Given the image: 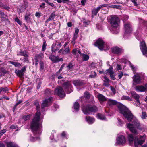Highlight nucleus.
<instances>
[{"instance_id":"obj_62","label":"nucleus","mask_w":147,"mask_h":147,"mask_svg":"<svg viewBox=\"0 0 147 147\" xmlns=\"http://www.w3.org/2000/svg\"><path fill=\"white\" fill-rule=\"evenodd\" d=\"M104 79L105 80H104V82H108L109 80V79L106 76H105L104 77Z\"/></svg>"},{"instance_id":"obj_61","label":"nucleus","mask_w":147,"mask_h":147,"mask_svg":"<svg viewBox=\"0 0 147 147\" xmlns=\"http://www.w3.org/2000/svg\"><path fill=\"white\" fill-rule=\"evenodd\" d=\"M110 76L111 77V78L113 80H115V76L113 75V74H110Z\"/></svg>"},{"instance_id":"obj_11","label":"nucleus","mask_w":147,"mask_h":147,"mask_svg":"<svg viewBox=\"0 0 147 147\" xmlns=\"http://www.w3.org/2000/svg\"><path fill=\"white\" fill-rule=\"evenodd\" d=\"M53 98L52 97H50L44 100L42 105V108L48 106L51 103L53 100Z\"/></svg>"},{"instance_id":"obj_20","label":"nucleus","mask_w":147,"mask_h":147,"mask_svg":"<svg viewBox=\"0 0 147 147\" xmlns=\"http://www.w3.org/2000/svg\"><path fill=\"white\" fill-rule=\"evenodd\" d=\"M134 81L137 84H140L141 82V80L140 76L138 74H136L133 77Z\"/></svg>"},{"instance_id":"obj_40","label":"nucleus","mask_w":147,"mask_h":147,"mask_svg":"<svg viewBox=\"0 0 147 147\" xmlns=\"http://www.w3.org/2000/svg\"><path fill=\"white\" fill-rule=\"evenodd\" d=\"M40 69L41 70H43L44 67V63L42 61H40Z\"/></svg>"},{"instance_id":"obj_22","label":"nucleus","mask_w":147,"mask_h":147,"mask_svg":"<svg viewBox=\"0 0 147 147\" xmlns=\"http://www.w3.org/2000/svg\"><path fill=\"white\" fill-rule=\"evenodd\" d=\"M44 57V54L40 53L39 54L36 55L35 57L36 62H38L39 60L42 59Z\"/></svg>"},{"instance_id":"obj_14","label":"nucleus","mask_w":147,"mask_h":147,"mask_svg":"<svg viewBox=\"0 0 147 147\" xmlns=\"http://www.w3.org/2000/svg\"><path fill=\"white\" fill-rule=\"evenodd\" d=\"M61 46L62 45L61 43L56 41L55 43L53 44L52 45V51L55 52L56 51L59 50Z\"/></svg>"},{"instance_id":"obj_19","label":"nucleus","mask_w":147,"mask_h":147,"mask_svg":"<svg viewBox=\"0 0 147 147\" xmlns=\"http://www.w3.org/2000/svg\"><path fill=\"white\" fill-rule=\"evenodd\" d=\"M131 94L132 97H133L136 100V102L140 104L139 98H140L139 95L137 94L134 91H132L131 92Z\"/></svg>"},{"instance_id":"obj_41","label":"nucleus","mask_w":147,"mask_h":147,"mask_svg":"<svg viewBox=\"0 0 147 147\" xmlns=\"http://www.w3.org/2000/svg\"><path fill=\"white\" fill-rule=\"evenodd\" d=\"M47 45L46 44V42L45 40L42 45V51H44L46 50Z\"/></svg>"},{"instance_id":"obj_33","label":"nucleus","mask_w":147,"mask_h":147,"mask_svg":"<svg viewBox=\"0 0 147 147\" xmlns=\"http://www.w3.org/2000/svg\"><path fill=\"white\" fill-rule=\"evenodd\" d=\"M122 100H126L129 101H132V99L128 96H123L121 98Z\"/></svg>"},{"instance_id":"obj_9","label":"nucleus","mask_w":147,"mask_h":147,"mask_svg":"<svg viewBox=\"0 0 147 147\" xmlns=\"http://www.w3.org/2000/svg\"><path fill=\"white\" fill-rule=\"evenodd\" d=\"M63 86L65 90V91L67 93H70L73 91L72 89V86L71 84L69 82H65L63 84Z\"/></svg>"},{"instance_id":"obj_45","label":"nucleus","mask_w":147,"mask_h":147,"mask_svg":"<svg viewBox=\"0 0 147 147\" xmlns=\"http://www.w3.org/2000/svg\"><path fill=\"white\" fill-rule=\"evenodd\" d=\"M73 67L72 64L71 63H69L67 65V67L68 68V70H69L71 69Z\"/></svg>"},{"instance_id":"obj_44","label":"nucleus","mask_w":147,"mask_h":147,"mask_svg":"<svg viewBox=\"0 0 147 147\" xmlns=\"http://www.w3.org/2000/svg\"><path fill=\"white\" fill-rule=\"evenodd\" d=\"M107 71L110 75L111 74H113V68L112 67H110L107 70Z\"/></svg>"},{"instance_id":"obj_4","label":"nucleus","mask_w":147,"mask_h":147,"mask_svg":"<svg viewBox=\"0 0 147 147\" xmlns=\"http://www.w3.org/2000/svg\"><path fill=\"white\" fill-rule=\"evenodd\" d=\"M119 18L116 16H113L111 18L110 23L113 28L111 31L112 33L117 34L119 33V29L117 30V28L119 26Z\"/></svg>"},{"instance_id":"obj_8","label":"nucleus","mask_w":147,"mask_h":147,"mask_svg":"<svg viewBox=\"0 0 147 147\" xmlns=\"http://www.w3.org/2000/svg\"><path fill=\"white\" fill-rule=\"evenodd\" d=\"M54 93L55 94L58 95L61 98L64 97L65 94L62 88L60 86L57 87L55 90Z\"/></svg>"},{"instance_id":"obj_47","label":"nucleus","mask_w":147,"mask_h":147,"mask_svg":"<svg viewBox=\"0 0 147 147\" xmlns=\"http://www.w3.org/2000/svg\"><path fill=\"white\" fill-rule=\"evenodd\" d=\"M15 21L20 25L22 24V22L20 21V20L18 18H16L15 19Z\"/></svg>"},{"instance_id":"obj_17","label":"nucleus","mask_w":147,"mask_h":147,"mask_svg":"<svg viewBox=\"0 0 147 147\" xmlns=\"http://www.w3.org/2000/svg\"><path fill=\"white\" fill-rule=\"evenodd\" d=\"M125 32L126 33H129L132 31L131 26L129 23H127L124 24Z\"/></svg>"},{"instance_id":"obj_25","label":"nucleus","mask_w":147,"mask_h":147,"mask_svg":"<svg viewBox=\"0 0 147 147\" xmlns=\"http://www.w3.org/2000/svg\"><path fill=\"white\" fill-rule=\"evenodd\" d=\"M97 98L100 101H104L106 100L105 97L102 95L99 94L97 95Z\"/></svg>"},{"instance_id":"obj_52","label":"nucleus","mask_w":147,"mask_h":147,"mask_svg":"<svg viewBox=\"0 0 147 147\" xmlns=\"http://www.w3.org/2000/svg\"><path fill=\"white\" fill-rule=\"evenodd\" d=\"M1 89L2 90V91H3V92H6L7 91H8V89L7 87H5V88L1 87Z\"/></svg>"},{"instance_id":"obj_27","label":"nucleus","mask_w":147,"mask_h":147,"mask_svg":"<svg viewBox=\"0 0 147 147\" xmlns=\"http://www.w3.org/2000/svg\"><path fill=\"white\" fill-rule=\"evenodd\" d=\"M17 55H20L25 57H28V55L27 53L25 51H22L21 50L17 54Z\"/></svg>"},{"instance_id":"obj_21","label":"nucleus","mask_w":147,"mask_h":147,"mask_svg":"<svg viewBox=\"0 0 147 147\" xmlns=\"http://www.w3.org/2000/svg\"><path fill=\"white\" fill-rule=\"evenodd\" d=\"M74 84L76 86H82L84 84L83 81L80 80H74L73 82Z\"/></svg>"},{"instance_id":"obj_1","label":"nucleus","mask_w":147,"mask_h":147,"mask_svg":"<svg viewBox=\"0 0 147 147\" xmlns=\"http://www.w3.org/2000/svg\"><path fill=\"white\" fill-rule=\"evenodd\" d=\"M120 113L122 114L129 122L132 121L133 124L128 123L127 127L132 133L137 134L138 133L135 127L138 129L142 130L143 127H141L138 121L134 117L131 112L122 104L120 103Z\"/></svg>"},{"instance_id":"obj_58","label":"nucleus","mask_w":147,"mask_h":147,"mask_svg":"<svg viewBox=\"0 0 147 147\" xmlns=\"http://www.w3.org/2000/svg\"><path fill=\"white\" fill-rule=\"evenodd\" d=\"M61 136L63 137H65L67 138L66 137V134L65 131L63 132L61 134Z\"/></svg>"},{"instance_id":"obj_31","label":"nucleus","mask_w":147,"mask_h":147,"mask_svg":"<svg viewBox=\"0 0 147 147\" xmlns=\"http://www.w3.org/2000/svg\"><path fill=\"white\" fill-rule=\"evenodd\" d=\"M55 12H53L51 14L49 18L47 20V22H49L51 20H53L55 18Z\"/></svg>"},{"instance_id":"obj_18","label":"nucleus","mask_w":147,"mask_h":147,"mask_svg":"<svg viewBox=\"0 0 147 147\" xmlns=\"http://www.w3.org/2000/svg\"><path fill=\"white\" fill-rule=\"evenodd\" d=\"M84 96L87 99H88L89 98H90L91 100L90 101H89L90 102L93 103L95 102L94 100L93 96H92L90 95L88 92H85L84 94Z\"/></svg>"},{"instance_id":"obj_32","label":"nucleus","mask_w":147,"mask_h":147,"mask_svg":"<svg viewBox=\"0 0 147 147\" xmlns=\"http://www.w3.org/2000/svg\"><path fill=\"white\" fill-rule=\"evenodd\" d=\"M82 56L83 61H87L89 59V56L88 55L84 54H83Z\"/></svg>"},{"instance_id":"obj_6","label":"nucleus","mask_w":147,"mask_h":147,"mask_svg":"<svg viewBox=\"0 0 147 147\" xmlns=\"http://www.w3.org/2000/svg\"><path fill=\"white\" fill-rule=\"evenodd\" d=\"M94 45L96 46H97L100 50H106L109 49L107 43H105L101 39H98L97 40Z\"/></svg>"},{"instance_id":"obj_42","label":"nucleus","mask_w":147,"mask_h":147,"mask_svg":"<svg viewBox=\"0 0 147 147\" xmlns=\"http://www.w3.org/2000/svg\"><path fill=\"white\" fill-rule=\"evenodd\" d=\"M119 144V136L118 135H117V138H116V142L115 144V146H117Z\"/></svg>"},{"instance_id":"obj_3","label":"nucleus","mask_w":147,"mask_h":147,"mask_svg":"<svg viewBox=\"0 0 147 147\" xmlns=\"http://www.w3.org/2000/svg\"><path fill=\"white\" fill-rule=\"evenodd\" d=\"M146 136L145 135H144L143 136H141L139 139L137 138H136L134 139L133 135L132 134H130L128 135V140L130 144H131L133 143L134 141L135 147H138V145H141L143 144V142L145 141Z\"/></svg>"},{"instance_id":"obj_51","label":"nucleus","mask_w":147,"mask_h":147,"mask_svg":"<svg viewBox=\"0 0 147 147\" xmlns=\"http://www.w3.org/2000/svg\"><path fill=\"white\" fill-rule=\"evenodd\" d=\"M30 16V14H26L25 16V20L26 21H27L29 19V17Z\"/></svg>"},{"instance_id":"obj_56","label":"nucleus","mask_w":147,"mask_h":147,"mask_svg":"<svg viewBox=\"0 0 147 147\" xmlns=\"http://www.w3.org/2000/svg\"><path fill=\"white\" fill-rule=\"evenodd\" d=\"M79 29L78 28H76L75 30V32L74 35H77V34L79 32Z\"/></svg>"},{"instance_id":"obj_12","label":"nucleus","mask_w":147,"mask_h":147,"mask_svg":"<svg viewBox=\"0 0 147 147\" xmlns=\"http://www.w3.org/2000/svg\"><path fill=\"white\" fill-rule=\"evenodd\" d=\"M107 5L106 4H103L99 5L98 7L94 9L92 11V15H96L102 7H106Z\"/></svg>"},{"instance_id":"obj_28","label":"nucleus","mask_w":147,"mask_h":147,"mask_svg":"<svg viewBox=\"0 0 147 147\" xmlns=\"http://www.w3.org/2000/svg\"><path fill=\"white\" fill-rule=\"evenodd\" d=\"M111 49L112 52L114 53L117 54L119 52V48L117 46L113 47Z\"/></svg>"},{"instance_id":"obj_36","label":"nucleus","mask_w":147,"mask_h":147,"mask_svg":"<svg viewBox=\"0 0 147 147\" xmlns=\"http://www.w3.org/2000/svg\"><path fill=\"white\" fill-rule=\"evenodd\" d=\"M10 63L14 65L16 67H19L21 66V64L18 62H10Z\"/></svg>"},{"instance_id":"obj_37","label":"nucleus","mask_w":147,"mask_h":147,"mask_svg":"<svg viewBox=\"0 0 147 147\" xmlns=\"http://www.w3.org/2000/svg\"><path fill=\"white\" fill-rule=\"evenodd\" d=\"M40 139V138L39 137L34 138L32 136H31L30 139V140L31 142H34L37 140H39Z\"/></svg>"},{"instance_id":"obj_60","label":"nucleus","mask_w":147,"mask_h":147,"mask_svg":"<svg viewBox=\"0 0 147 147\" xmlns=\"http://www.w3.org/2000/svg\"><path fill=\"white\" fill-rule=\"evenodd\" d=\"M45 92L47 93V94H49V93H51V90L49 89H47L45 90Z\"/></svg>"},{"instance_id":"obj_46","label":"nucleus","mask_w":147,"mask_h":147,"mask_svg":"<svg viewBox=\"0 0 147 147\" xmlns=\"http://www.w3.org/2000/svg\"><path fill=\"white\" fill-rule=\"evenodd\" d=\"M96 75V74L95 72H94L92 74L90 75L89 76L91 78L95 77Z\"/></svg>"},{"instance_id":"obj_24","label":"nucleus","mask_w":147,"mask_h":147,"mask_svg":"<svg viewBox=\"0 0 147 147\" xmlns=\"http://www.w3.org/2000/svg\"><path fill=\"white\" fill-rule=\"evenodd\" d=\"M6 144L7 147H19L18 145L15 143L11 142H7Z\"/></svg>"},{"instance_id":"obj_35","label":"nucleus","mask_w":147,"mask_h":147,"mask_svg":"<svg viewBox=\"0 0 147 147\" xmlns=\"http://www.w3.org/2000/svg\"><path fill=\"white\" fill-rule=\"evenodd\" d=\"M16 74L18 76L20 77H22L24 74V73L22 72V71L20 70H16L15 71Z\"/></svg>"},{"instance_id":"obj_39","label":"nucleus","mask_w":147,"mask_h":147,"mask_svg":"<svg viewBox=\"0 0 147 147\" xmlns=\"http://www.w3.org/2000/svg\"><path fill=\"white\" fill-rule=\"evenodd\" d=\"M74 55H76L77 53H79L80 55L81 54V51L80 50H77L76 49H74L72 51Z\"/></svg>"},{"instance_id":"obj_43","label":"nucleus","mask_w":147,"mask_h":147,"mask_svg":"<svg viewBox=\"0 0 147 147\" xmlns=\"http://www.w3.org/2000/svg\"><path fill=\"white\" fill-rule=\"evenodd\" d=\"M70 50L68 47H67L64 51V53L67 54L69 53Z\"/></svg>"},{"instance_id":"obj_53","label":"nucleus","mask_w":147,"mask_h":147,"mask_svg":"<svg viewBox=\"0 0 147 147\" xmlns=\"http://www.w3.org/2000/svg\"><path fill=\"white\" fill-rule=\"evenodd\" d=\"M35 104L36 107V109H38L39 108V103L37 102H35Z\"/></svg>"},{"instance_id":"obj_30","label":"nucleus","mask_w":147,"mask_h":147,"mask_svg":"<svg viewBox=\"0 0 147 147\" xmlns=\"http://www.w3.org/2000/svg\"><path fill=\"white\" fill-rule=\"evenodd\" d=\"M126 142L125 137L123 136H120V144H123Z\"/></svg>"},{"instance_id":"obj_50","label":"nucleus","mask_w":147,"mask_h":147,"mask_svg":"<svg viewBox=\"0 0 147 147\" xmlns=\"http://www.w3.org/2000/svg\"><path fill=\"white\" fill-rule=\"evenodd\" d=\"M129 64H130V65L131 67V68L133 70V71L134 72V74L135 71L136 70V68L134 67L133 66V65H132L131 63H130Z\"/></svg>"},{"instance_id":"obj_59","label":"nucleus","mask_w":147,"mask_h":147,"mask_svg":"<svg viewBox=\"0 0 147 147\" xmlns=\"http://www.w3.org/2000/svg\"><path fill=\"white\" fill-rule=\"evenodd\" d=\"M111 89L113 92V93L115 94V89H114V88L112 86L111 87Z\"/></svg>"},{"instance_id":"obj_49","label":"nucleus","mask_w":147,"mask_h":147,"mask_svg":"<svg viewBox=\"0 0 147 147\" xmlns=\"http://www.w3.org/2000/svg\"><path fill=\"white\" fill-rule=\"evenodd\" d=\"M110 7L114 8H117V9L119 8V6H117L115 5H112L110 6Z\"/></svg>"},{"instance_id":"obj_54","label":"nucleus","mask_w":147,"mask_h":147,"mask_svg":"<svg viewBox=\"0 0 147 147\" xmlns=\"http://www.w3.org/2000/svg\"><path fill=\"white\" fill-rule=\"evenodd\" d=\"M89 22L88 21H84L83 22L84 25L86 26L89 24Z\"/></svg>"},{"instance_id":"obj_5","label":"nucleus","mask_w":147,"mask_h":147,"mask_svg":"<svg viewBox=\"0 0 147 147\" xmlns=\"http://www.w3.org/2000/svg\"><path fill=\"white\" fill-rule=\"evenodd\" d=\"M82 110L84 114H89L90 112H96L97 111L98 109L95 105H88L86 106H83Z\"/></svg>"},{"instance_id":"obj_23","label":"nucleus","mask_w":147,"mask_h":147,"mask_svg":"<svg viewBox=\"0 0 147 147\" xmlns=\"http://www.w3.org/2000/svg\"><path fill=\"white\" fill-rule=\"evenodd\" d=\"M85 119L86 121L89 124H92L95 121L94 118L89 116H86Z\"/></svg>"},{"instance_id":"obj_26","label":"nucleus","mask_w":147,"mask_h":147,"mask_svg":"<svg viewBox=\"0 0 147 147\" xmlns=\"http://www.w3.org/2000/svg\"><path fill=\"white\" fill-rule=\"evenodd\" d=\"M73 108L74 109L73 111L74 112H77L79 110V105L78 102H75L74 104Z\"/></svg>"},{"instance_id":"obj_57","label":"nucleus","mask_w":147,"mask_h":147,"mask_svg":"<svg viewBox=\"0 0 147 147\" xmlns=\"http://www.w3.org/2000/svg\"><path fill=\"white\" fill-rule=\"evenodd\" d=\"M23 61L24 62L28 63L29 61L28 59L27 58L25 57L23 59Z\"/></svg>"},{"instance_id":"obj_63","label":"nucleus","mask_w":147,"mask_h":147,"mask_svg":"<svg viewBox=\"0 0 147 147\" xmlns=\"http://www.w3.org/2000/svg\"><path fill=\"white\" fill-rule=\"evenodd\" d=\"M3 8L5 9H6L7 10H9L10 9L9 7L7 6V5H5L3 7Z\"/></svg>"},{"instance_id":"obj_15","label":"nucleus","mask_w":147,"mask_h":147,"mask_svg":"<svg viewBox=\"0 0 147 147\" xmlns=\"http://www.w3.org/2000/svg\"><path fill=\"white\" fill-rule=\"evenodd\" d=\"M49 58L53 63H57L60 61H63L62 58H59L58 56H55L53 55H50Z\"/></svg>"},{"instance_id":"obj_2","label":"nucleus","mask_w":147,"mask_h":147,"mask_svg":"<svg viewBox=\"0 0 147 147\" xmlns=\"http://www.w3.org/2000/svg\"><path fill=\"white\" fill-rule=\"evenodd\" d=\"M40 112L37 111L31 123V128L34 135H39L41 133V124L40 121Z\"/></svg>"},{"instance_id":"obj_38","label":"nucleus","mask_w":147,"mask_h":147,"mask_svg":"<svg viewBox=\"0 0 147 147\" xmlns=\"http://www.w3.org/2000/svg\"><path fill=\"white\" fill-rule=\"evenodd\" d=\"M140 117L142 119H145L147 117L146 113L145 112H142Z\"/></svg>"},{"instance_id":"obj_16","label":"nucleus","mask_w":147,"mask_h":147,"mask_svg":"<svg viewBox=\"0 0 147 147\" xmlns=\"http://www.w3.org/2000/svg\"><path fill=\"white\" fill-rule=\"evenodd\" d=\"M30 115H21L20 119L19 120V123H23L25 121L29 119L30 117Z\"/></svg>"},{"instance_id":"obj_7","label":"nucleus","mask_w":147,"mask_h":147,"mask_svg":"<svg viewBox=\"0 0 147 147\" xmlns=\"http://www.w3.org/2000/svg\"><path fill=\"white\" fill-rule=\"evenodd\" d=\"M54 93L55 94L58 95L61 98L64 97L65 94L62 88L60 86L57 87L55 90Z\"/></svg>"},{"instance_id":"obj_13","label":"nucleus","mask_w":147,"mask_h":147,"mask_svg":"<svg viewBox=\"0 0 147 147\" xmlns=\"http://www.w3.org/2000/svg\"><path fill=\"white\" fill-rule=\"evenodd\" d=\"M136 90L138 92H144L147 91V83L144 86H138L135 88Z\"/></svg>"},{"instance_id":"obj_48","label":"nucleus","mask_w":147,"mask_h":147,"mask_svg":"<svg viewBox=\"0 0 147 147\" xmlns=\"http://www.w3.org/2000/svg\"><path fill=\"white\" fill-rule=\"evenodd\" d=\"M6 131L5 129H4L0 131V136L4 134L5 133Z\"/></svg>"},{"instance_id":"obj_34","label":"nucleus","mask_w":147,"mask_h":147,"mask_svg":"<svg viewBox=\"0 0 147 147\" xmlns=\"http://www.w3.org/2000/svg\"><path fill=\"white\" fill-rule=\"evenodd\" d=\"M108 104L110 105H115L117 103L116 101L111 99H109L108 101Z\"/></svg>"},{"instance_id":"obj_29","label":"nucleus","mask_w":147,"mask_h":147,"mask_svg":"<svg viewBox=\"0 0 147 147\" xmlns=\"http://www.w3.org/2000/svg\"><path fill=\"white\" fill-rule=\"evenodd\" d=\"M97 117L98 119L100 120H106V118L105 116L103 115L100 113H98L97 114Z\"/></svg>"},{"instance_id":"obj_55","label":"nucleus","mask_w":147,"mask_h":147,"mask_svg":"<svg viewBox=\"0 0 147 147\" xmlns=\"http://www.w3.org/2000/svg\"><path fill=\"white\" fill-rule=\"evenodd\" d=\"M22 101L21 100H20L14 106L15 108H16L17 106L20 104L22 103Z\"/></svg>"},{"instance_id":"obj_10","label":"nucleus","mask_w":147,"mask_h":147,"mask_svg":"<svg viewBox=\"0 0 147 147\" xmlns=\"http://www.w3.org/2000/svg\"><path fill=\"white\" fill-rule=\"evenodd\" d=\"M140 48L143 54L147 57V47L144 41L141 42Z\"/></svg>"},{"instance_id":"obj_64","label":"nucleus","mask_w":147,"mask_h":147,"mask_svg":"<svg viewBox=\"0 0 147 147\" xmlns=\"http://www.w3.org/2000/svg\"><path fill=\"white\" fill-rule=\"evenodd\" d=\"M26 67L25 66H24L21 69V70L22 71V72H23V73H24V72L26 71Z\"/></svg>"}]
</instances>
